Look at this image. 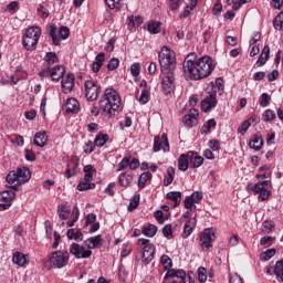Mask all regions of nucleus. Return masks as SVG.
Returning <instances> with one entry per match:
<instances>
[{"instance_id": "f257e3e1", "label": "nucleus", "mask_w": 283, "mask_h": 283, "mask_svg": "<svg viewBox=\"0 0 283 283\" xmlns=\"http://www.w3.org/2000/svg\"><path fill=\"white\" fill-rule=\"evenodd\" d=\"M214 69L216 66L211 57H198L196 53L188 54L182 63L184 76L190 81H202V78L211 76V72H213Z\"/></svg>"}, {"instance_id": "f03ea898", "label": "nucleus", "mask_w": 283, "mask_h": 283, "mask_svg": "<svg viewBox=\"0 0 283 283\" xmlns=\"http://www.w3.org/2000/svg\"><path fill=\"white\" fill-rule=\"evenodd\" d=\"M98 105L101 112L112 118V116H115L116 111L120 108V95L114 88H106L98 101Z\"/></svg>"}, {"instance_id": "7ed1b4c3", "label": "nucleus", "mask_w": 283, "mask_h": 283, "mask_svg": "<svg viewBox=\"0 0 283 283\" xmlns=\"http://www.w3.org/2000/svg\"><path fill=\"white\" fill-rule=\"evenodd\" d=\"M84 244L87 249L78 243H72L70 247V253L77 260H87V258H92V249H101L103 247V238H101V234L91 237L84 241Z\"/></svg>"}, {"instance_id": "20e7f679", "label": "nucleus", "mask_w": 283, "mask_h": 283, "mask_svg": "<svg viewBox=\"0 0 283 283\" xmlns=\"http://www.w3.org/2000/svg\"><path fill=\"white\" fill-rule=\"evenodd\" d=\"M158 59L161 74L174 73V70H176V53L171 49L161 48Z\"/></svg>"}, {"instance_id": "39448f33", "label": "nucleus", "mask_w": 283, "mask_h": 283, "mask_svg": "<svg viewBox=\"0 0 283 283\" xmlns=\"http://www.w3.org/2000/svg\"><path fill=\"white\" fill-rule=\"evenodd\" d=\"M41 39V28L39 27H30L22 39V45L28 51L36 50V45H39V40Z\"/></svg>"}, {"instance_id": "423d86ee", "label": "nucleus", "mask_w": 283, "mask_h": 283, "mask_svg": "<svg viewBox=\"0 0 283 283\" xmlns=\"http://www.w3.org/2000/svg\"><path fill=\"white\" fill-rule=\"evenodd\" d=\"M138 242L143 244V250L140 251V261L143 264H150L154 261V255L156 253V247L149 242V239H139Z\"/></svg>"}, {"instance_id": "0eeeda50", "label": "nucleus", "mask_w": 283, "mask_h": 283, "mask_svg": "<svg viewBox=\"0 0 283 283\" xmlns=\"http://www.w3.org/2000/svg\"><path fill=\"white\" fill-rule=\"evenodd\" d=\"M70 262V252H63L61 250L54 251L50 258V264L53 269H64Z\"/></svg>"}, {"instance_id": "6e6552de", "label": "nucleus", "mask_w": 283, "mask_h": 283, "mask_svg": "<svg viewBox=\"0 0 283 283\" xmlns=\"http://www.w3.org/2000/svg\"><path fill=\"white\" fill-rule=\"evenodd\" d=\"M217 105H218V95L213 88V91H209L206 98L201 101V111L207 114L211 112V109H213V107H216Z\"/></svg>"}, {"instance_id": "1a4fd4ad", "label": "nucleus", "mask_w": 283, "mask_h": 283, "mask_svg": "<svg viewBox=\"0 0 283 283\" xmlns=\"http://www.w3.org/2000/svg\"><path fill=\"white\" fill-rule=\"evenodd\" d=\"M269 188H271V181H261L255 184L252 190L259 196L260 200L264 202V200H269V196H271Z\"/></svg>"}, {"instance_id": "9d476101", "label": "nucleus", "mask_w": 283, "mask_h": 283, "mask_svg": "<svg viewBox=\"0 0 283 283\" xmlns=\"http://www.w3.org/2000/svg\"><path fill=\"white\" fill-rule=\"evenodd\" d=\"M86 99L91 103L98 98V85L95 81L87 80L84 84Z\"/></svg>"}, {"instance_id": "9b49d317", "label": "nucleus", "mask_w": 283, "mask_h": 283, "mask_svg": "<svg viewBox=\"0 0 283 283\" xmlns=\"http://www.w3.org/2000/svg\"><path fill=\"white\" fill-rule=\"evenodd\" d=\"M213 238H216V232H213V229L207 228L205 231L201 233L200 237V245L203 249H211L213 247L211 243L213 242Z\"/></svg>"}, {"instance_id": "f8f14e48", "label": "nucleus", "mask_w": 283, "mask_h": 283, "mask_svg": "<svg viewBox=\"0 0 283 283\" xmlns=\"http://www.w3.org/2000/svg\"><path fill=\"white\" fill-rule=\"evenodd\" d=\"M163 149L164 151H169V139L167 138V134H163L161 138L160 136H155L154 138V151H160Z\"/></svg>"}, {"instance_id": "ddd939ff", "label": "nucleus", "mask_w": 283, "mask_h": 283, "mask_svg": "<svg viewBox=\"0 0 283 283\" xmlns=\"http://www.w3.org/2000/svg\"><path fill=\"white\" fill-rule=\"evenodd\" d=\"M169 277H175V280L178 283H187V273L185 272V270L179 269H170L167 271L166 275H165V280H169Z\"/></svg>"}, {"instance_id": "4468645a", "label": "nucleus", "mask_w": 283, "mask_h": 283, "mask_svg": "<svg viewBox=\"0 0 283 283\" xmlns=\"http://www.w3.org/2000/svg\"><path fill=\"white\" fill-rule=\"evenodd\" d=\"M164 77H163V92L164 94H171V92H174V81H176V78L174 77V73H163Z\"/></svg>"}, {"instance_id": "2eb2a0df", "label": "nucleus", "mask_w": 283, "mask_h": 283, "mask_svg": "<svg viewBox=\"0 0 283 283\" xmlns=\"http://www.w3.org/2000/svg\"><path fill=\"white\" fill-rule=\"evenodd\" d=\"M202 200V192L196 191L192 192L191 196H188L184 200V207L185 209H191L193 205H198Z\"/></svg>"}, {"instance_id": "dca6fc26", "label": "nucleus", "mask_w": 283, "mask_h": 283, "mask_svg": "<svg viewBox=\"0 0 283 283\" xmlns=\"http://www.w3.org/2000/svg\"><path fill=\"white\" fill-rule=\"evenodd\" d=\"M7 182L10 187V189H13V191H19V187H21V179H19V176L17 171H10L7 175Z\"/></svg>"}, {"instance_id": "f3484780", "label": "nucleus", "mask_w": 283, "mask_h": 283, "mask_svg": "<svg viewBox=\"0 0 283 283\" xmlns=\"http://www.w3.org/2000/svg\"><path fill=\"white\" fill-rule=\"evenodd\" d=\"M74 74L69 73L65 78L62 80L61 86L64 94H70L74 90Z\"/></svg>"}, {"instance_id": "a211bd4d", "label": "nucleus", "mask_w": 283, "mask_h": 283, "mask_svg": "<svg viewBox=\"0 0 283 283\" xmlns=\"http://www.w3.org/2000/svg\"><path fill=\"white\" fill-rule=\"evenodd\" d=\"M187 157L190 165H192L193 169H198V167H202V164L205 163V157L200 156L196 151H188Z\"/></svg>"}, {"instance_id": "6ab92c4d", "label": "nucleus", "mask_w": 283, "mask_h": 283, "mask_svg": "<svg viewBox=\"0 0 283 283\" xmlns=\"http://www.w3.org/2000/svg\"><path fill=\"white\" fill-rule=\"evenodd\" d=\"M50 76L52 81L59 83V81L65 76V67L63 65L51 67Z\"/></svg>"}, {"instance_id": "aec40b11", "label": "nucleus", "mask_w": 283, "mask_h": 283, "mask_svg": "<svg viewBox=\"0 0 283 283\" xmlns=\"http://www.w3.org/2000/svg\"><path fill=\"white\" fill-rule=\"evenodd\" d=\"M81 109V104L76 98H69L65 103V112L69 114H77V112Z\"/></svg>"}, {"instance_id": "412c9836", "label": "nucleus", "mask_w": 283, "mask_h": 283, "mask_svg": "<svg viewBox=\"0 0 283 283\" xmlns=\"http://www.w3.org/2000/svg\"><path fill=\"white\" fill-rule=\"evenodd\" d=\"M15 174H18V178L20 179L21 185H25L32 178V172L30 171V168H18Z\"/></svg>"}, {"instance_id": "4be33fe9", "label": "nucleus", "mask_w": 283, "mask_h": 283, "mask_svg": "<svg viewBox=\"0 0 283 283\" xmlns=\"http://www.w3.org/2000/svg\"><path fill=\"white\" fill-rule=\"evenodd\" d=\"M263 145H264V139H262V135L260 134L254 135L253 139L249 143L250 149H254L255 151H260Z\"/></svg>"}, {"instance_id": "5701e85b", "label": "nucleus", "mask_w": 283, "mask_h": 283, "mask_svg": "<svg viewBox=\"0 0 283 283\" xmlns=\"http://www.w3.org/2000/svg\"><path fill=\"white\" fill-rule=\"evenodd\" d=\"M196 218L190 219L189 221L186 222L185 227H184V232H182V238L186 240L187 238H189V235H191V233H193V229H196Z\"/></svg>"}, {"instance_id": "b1692460", "label": "nucleus", "mask_w": 283, "mask_h": 283, "mask_svg": "<svg viewBox=\"0 0 283 283\" xmlns=\"http://www.w3.org/2000/svg\"><path fill=\"white\" fill-rule=\"evenodd\" d=\"M33 143L34 145H36V147H45L48 143V133L45 132L36 133L34 136Z\"/></svg>"}, {"instance_id": "393cba45", "label": "nucleus", "mask_w": 283, "mask_h": 283, "mask_svg": "<svg viewBox=\"0 0 283 283\" xmlns=\"http://www.w3.org/2000/svg\"><path fill=\"white\" fill-rule=\"evenodd\" d=\"M199 115L200 114L198 113V109H190V113L185 116V125H187V127H193V123H196V119L198 118Z\"/></svg>"}, {"instance_id": "a878e982", "label": "nucleus", "mask_w": 283, "mask_h": 283, "mask_svg": "<svg viewBox=\"0 0 283 283\" xmlns=\"http://www.w3.org/2000/svg\"><path fill=\"white\" fill-rule=\"evenodd\" d=\"M269 54H271V49L269 45H265L256 61V65L262 67V65H266V61H269Z\"/></svg>"}, {"instance_id": "bb28decb", "label": "nucleus", "mask_w": 283, "mask_h": 283, "mask_svg": "<svg viewBox=\"0 0 283 283\" xmlns=\"http://www.w3.org/2000/svg\"><path fill=\"white\" fill-rule=\"evenodd\" d=\"M166 198L168 200H171L174 203V207H180V202L182 200V192L180 191H170L166 195Z\"/></svg>"}, {"instance_id": "cd10ccee", "label": "nucleus", "mask_w": 283, "mask_h": 283, "mask_svg": "<svg viewBox=\"0 0 283 283\" xmlns=\"http://www.w3.org/2000/svg\"><path fill=\"white\" fill-rule=\"evenodd\" d=\"M12 260L13 264H17L18 266H25V264H28V255L21 252L13 253Z\"/></svg>"}, {"instance_id": "c85d7f7f", "label": "nucleus", "mask_w": 283, "mask_h": 283, "mask_svg": "<svg viewBox=\"0 0 283 283\" xmlns=\"http://www.w3.org/2000/svg\"><path fill=\"white\" fill-rule=\"evenodd\" d=\"M66 238H69L70 240H75V242H83V232L81 231V229L76 230L75 232L74 229L71 228L66 232Z\"/></svg>"}, {"instance_id": "c756f323", "label": "nucleus", "mask_w": 283, "mask_h": 283, "mask_svg": "<svg viewBox=\"0 0 283 283\" xmlns=\"http://www.w3.org/2000/svg\"><path fill=\"white\" fill-rule=\"evenodd\" d=\"M105 61V53L101 52L96 55L95 62H93L92 70L93 72H99L101 67H103V62Z\"/></svg>"}, {"instance_id": "7c9ffc66", "label": "nucleus", "mask_w": 283, "mask_h": 283, "mask_svg": "<svg viewBox=\"0 0 283 283\" xmlns=\"http://www.w3.org/2000/svg\"><path fill=\"white\" fill-rule=\"evenodd\" d=\"M71 213H72V210H70V208H67V206L62 203L57 207V216H59L60 220H67V218H70Z\"/></svg>"}, {"instance_id": "2f4dec72", "label": "nucleus", "mask_w": 283, "mask_h": 283, "mask_svg": "<svg viewBox=\"0 0 283 283\" xmlns=\"http://www.w3.org/2000/svg\"><path fill=\"white\" fill-rule=\"evenodd\" d=\"M273 273L276 275L277 282H283V260L276 261Z\"/></svg>"}, {"instance_id": "473e14b6", "label": "nucleus", "mask_w": 283, "mask_h": 283, "mask_svg": "<svg viewBox=\"0 0 283 283\" xmlns=\"http://www.w3.org/2000/svg\"><path fill=\"white\" fill-rule=\"evenodd\" d=\"M133 180H134V176L129 172H124L118 178V182H119L120 187H129V185H132Z\"/></svg>"}, {"instance_id": "72a5a7b5", "label": "nucleus", "mask_w": 283, "mask_h": 283, "mask_svg": "<svg viewBox=\"0 0 283 283\" xmlns=\"http://www.w3.org/2000/svg\"><path fill=\"white\" fill-rule=\"evenodd\" d=\"M178 169L180 171H187L189 169V157L187 154H181L178 158Z\"/></svg>"}, {"instance_id": "f704fd0d", "label": "nucleus", "mask_w": 283, "mask_h": 283, "mask_svg": "<svg viewBox=\"0 0 283 283\" xmlns=\"http://www.w3.org/2000/svg\"><path fill=\"white\" fill-rule=\"evenodd\" d=\"M45 64L44 67H52L54 63H59V57L54 52H48L44 57Z\"/></svg>"}, {"instance_id": "c9c22d12", "label": "nucleus", "mask_w": 283, "mask_h": 283, "mask_svg": "<svg viewBox=\"0 0 283 283\" xmlns=\"http://www.w3.org/2000/svg\"><path fill=\"white\" fill-rule=\"evenodd\" d=\"M14 191L12 190H4L0 193V198L2 202H6V205H11V202L14 200Z\"/></svg>"}, {"instance_id": "e433bc0d", "label": "nucleus", "mask_w": 283, "mask_h": 283, "mask_svg": "<svg viewBox=\"0 0 283 283\" xmlns=\"http://www.w3.org/2000/svg\"><path fill=\"white\" fill-rule=\"evenodd\" d=\"M107 140H109V135L99 133L95 137L94 145L95 147H103Z\"/></svg>"}, {"instance_id": "4c0bfd02", "label": "nucleus", "mask_w": 283, "mask_h": 283, "mask_svg": "<svg viewBox=\"0 0 283 283\" xmlns=\"http://www.w3.org/2000/svg\"><path fill=\"white\" fill-rule=\"evenodd\" d=\"M142 233H144V235H146L147 238H154V235L158 233V227H156L155 224H149L142 230Z\"/></svg>"}, {"instance_id": "58836bf2", "label": "nucleus", "mask_w": 283, "mask_h": 283, "mask_svg": "<svg viewBox=\"0 0 283 283\" xmlns=\"http://www.w3.org/2000/svg\"><path fill=\"white\" fill-rule=\"evenodd\" d=\"M174 176H176V169L174 167H168L167 178L164 180V187H169L174 182Z\"/></svg>"}, {"instance_id": "ea45409f", "label": "nucleus", "mask_w": 283, "mask_h": 283, "mask_svg": "<svg viewBox=\"0 0 283 283\" xmlns=\"http://www.w3.org/2000/svg\"><path fill=\"white\" fill-rule=\"evenodd\" d=\"M147 29H148V32H150V34H158L160 33V22L150 21L148 22Z\"/></svg>"}, {"instance_id": "a19ab883", "label": "nucleus", "mask_w": 283, "mask_h": 283, "mask_svg": "<svg viewBox=\"0 0 283 283\" xmlns=\"http://www.w3.org/2000/svg\"><path fill=\"white\" fill-rule=\"evenodd\" d=\"M160 262L164 265L165 271H171V266H174V262L171 261V258H169V255L164 254L160 258Z\"/></svg>"}, {"instance_id": "79ce46f5", "label": "nucleus", "mask_w": 283, "mask_h": 283, "mask_svg": "<svg viewBox=\"0 0 283 283\" xmlns=\"http://www.w3.org/2000/svg\"><path fill=\"white\" fill-rule=\"evenodd\" d=\"M275 118H276L275 111L266 109L263 113L262 120H264V123H271V120H275Z\"/></svg>"}, {"instance_id": "37998d69", "label": "nucleus", "mask_w": 283, "mask_h": 283, "mask_svg": "<svg viewBox=\"0 0 283 283\" xmlns=\"http://www.w3.org/2000/svg\"><path fill=\"white\" fill-rule=\"evenodd\" d=\"M275 253H277L275 249H269L265 252L261 253V260L263 262H269V260H271V258H273Z\"/></svg>"}, {"instance_id": "c03bdc74", "label": "nucleus", "mask_w": 283, "mask_h": 283, "mask_svg": "<svg viewBox=\"0 0 283 283\" xmlns=\"http://www.w3.org/2000/svg\"><path fill=\"white\" fill-rule=\"evenodd\" d=\"M273 25L275 28V30H280V31H283V12H280L274 21H273Z\"/></svg>"}, {"instance_id": "a18cd8bd", "label": "nucleus", "mask_w": 283, "mask_h": 283, "mask_svg": "<svg viewBox=\"0 0 283 283\" xmlns=\"http://www.w3.org/2000/svg\"><path fill=\"white\" fill-rule=\"evenodd\" d=\"M213 90L218 93L222 92L224 90V81L222 78H217L214 84H211V90L210 92H213Z\"/></svg>"}, {"instance_id": "49530a36", "label": "nucleus", "mask_w": 283, "mask_h": 283, "mask_svg": "<svg viewBox=\"0 0 283 283\" xmlns=\"http://www.w3.org/2000/svg\"><path fill=\"white\" fill-rule=\"evenodd\" d=\"M49 34H50L54 45H60L61 44V38L56 36V28L54 25L50 27Z\"/></svg>"}, {"instance_id": "de8ad7c7", "label": "nucleus", "mask_w": 283, "mask_h": 283, "mask_svg": "<svg viewBox=\"0 0 283 283\" xmlns=\"http://www.w3.org/2000/svg\"><path fill=\"white\" fill-rule=\"evenodd\" d=\"M150 178H151V174L150 172H143L139 176V179H138V187H139V189H143V187H145V182H147V180H150Z\"/></svg>"}, {"instance_id": "09e8293b", "label": "nucleus", "mask_w": 283, "mask_h": 283, "mask_svg": "<svg viewBox=\"0 0 283 283\" xmlns=\"http://www.w3.org/2000/svg\"><path fill=\"white\" fill-rule=\"evenodd\" d=\"M96 185L95 184H90V182H85V181H81L77 185V191H87L88 189H95Z\"/></svg>"}, {"instance_id": "8fccbe9b", "label": "nucleus", "mask_w": 283, "mask_h": 283, "mask_svg": "<svg viewBox=\"0 0 283 283\" xmlns=\"http://www.w3.org/2000/svg\"><path fill=\"white\" fill-rule=\"evenodd\" d=\"M197 275L200 283L207 282V269L205 266H200L197 270Z\"/></svg>"}, {"instance_id": "3c124183", "label": "nucleus", "mask_w": 283, "mask_h": 283, "mask_svg": "<svg viewBox=\"0 0 283 283\" xmlns=\"http://www.w3.org/2000/svg\"><path fill=\"white\" fill-rule=\"evenodd\" d=\"M118 65H120V61H118L116 57H113L108 61L107 70H109V72H114V70L118 69Z\"/></svg>"}, {"instance_id": "603ef678", "label": "nucleus", "mask_w": 283, "mask_h": 283, "mask_svg": "<svg viewBox=\"0 0 283 283\" xmlns=\"http://www.w3.org/2000/svg\"><path fill=\"white\" fill-rule=\"evenodd\" d=\"M139 103L142 105H146V103H149V91L147 88H144L142 91V94L139 96Z\"/></svg>"}, {"instance_id": "864d4df0", "label": "nucleus", "mask_w": 283, "mask_h": 283, "mask_svg": "<svg viewBox=\"0 0 283 283\" xmlns=\"http://www.w3.org/2000/svg\"><path fill=\"white\" fill-rule=\"evenodd\" d=\"M163 234L168 239L171 240L174 238V231L171 229V224H166L163 228Z\"/></svg>"}, {"instance_id": "5fc2aeb1", "label": "nucleus", "mask_w": 283, "mask_h": 283, "mask_svg": "<svg viewBox=\"0 0 283 283\" xmlns=\"http://www.w3.org/2000/svg\"><path fill=\"white\" fill-rule=\"evenodd\" d=\"M138 202H140V198L138 197H134L133 199H130L127 211H134L138 209Z\"/></svg>"}, {"instance_id": "6e6d98bb", "label": "nucleus", "mask_w": 283, "mask_h": 283, "mask_svg": "<svg viewBox=\"0 0 283 283\" xmlns=\"http://www.w3.org/2000/svg\"><path fill=\"white\" fill-rule=\"evenodd\" d=\"M129 167V157H124L117 166V171H123Z\"/></svg>"}, {"instance_id": "4d7b16f0", "label": "nucleus", "mask_w": 283, "mask_h": 283, "mask_svg": "<svg viewBox=\"0 0 283 283\" xmlns=\"http://www.w3.org/2000/svg\"><path fill=\"white\" fill-rule=\"evenodd\" d=\"M269 103H271V96L266 93L261 95V107H269Z\"/></svg>"}, {"instance_id": "13d9d810", "label": "nucleus", "mask_w": 283, "mask_h": 283, "mask_svg": "<svg viewBox=\"0 0 283 283\" xmlns=\"http://www.w3.org/2000/svg\"><path fill=\"white\" fill-rule=\"evenodd\" d=\"M250 127H251V125L249 124V122L245 120L238 128V133L241 134V136H244V134H247V132H249Z\"/></svg>"}, {"instance_id": "bf43d9fd", "label": "nucleus", "mask_w": 283, "mask_h": 283, "mask_svg": "<svg viewBox=\"0 0 283 283\" xmlns=\"http://www.w3.org/2000/svg\"><path fill=\"white\" fill-rule=\"evenodd\" d=\"M130 74L132 76H139L140 74V64L134 63L130 65Z\"/></svg>"}, {"instance_id": "052dcab7", "label": "nucleus", "mask_w": 283, "mask_h": 283, "mask_svg": "<svg viewBox=\"0 0 283 283\" xmlns=\"http://www.w3.org/2000/svg\"><path fill=\"white\" fill-rule=\"evenodd\" d=\"M59 34L61 39L65 40L70 36V28L67 27H61L59 30Z\"/></svg>"}, {"instance_id": "680f3d73", "label": "nucleus", "mask_w": 283, "mask_h": 283, "mask_svg": "<svg viewBox=\"0 0 283 283\" xmlns=\"http://www.w3.org/2000/svg\"><path fill=\"white\" fill-rule=\"evenodd\" d=\"M25 160H29L30 163H34V160H36V155L34 154V151L27 148L25 149Z\"/></svg>"}, {"instance_id": "e2e57ef3", "label": "nucleus", "mask_w": 283, "mask_h": 283, "mask_svg": "<svg viewBox=\"0 0 283 283\" xmlns=\"http://www.w3.org/2000/svg\"><path fill=\"white\" fill-rule=\"evenodd\" d=\"M210 149L213 151H220V142L218 139H212L209 142Z\"/></svg>"}, {"instance_id": "0e129e2a", "label": "nucleus", "mask_w": 283, "mask_h": 283, "mask_svg": "<svg viewBox=\"0 0 283 283\" xmlns=\"http://www.w3.org/2000/svg\"><path fill=\"white\" fill-rule=\"evenodd\" d=\"M185 0H170V10H178Z\"/></svg>"}, {"instance_id": "69168bd1", "label": "nucleus", "mask_w": 283, "mask_h": 283, "mask_svg": "<svg viewBox=\"0 0 283 283\" xmlns=\"http://www.w3.org/2000/svg\"><path fill=\"white\" fill-rule=\"evenodd\" d=\"M277 76H280V72L277 70H273L271 73L268 74V81L270 83H273V81H276Z\"/></svg>"}, {"instance_id": "338daca9", "label": "nucleus", "mask_w": 283, "mask_h": 283, "mask_svg": "<svg viewBox=\"0 0 283 283\" xmlns=\"http://www.w3.org/2000/svg\"><path fill=\"white\" fill-rule=\"evenodd\" d=\"M94 147H96V145L93 144L92 142L86 143L84 146V153L92 154V151H94Z\"/></svg>"}, {"instance_id": "774afa93", "label": "nucleus", "mask_w": 283, "mask_h": 283, "mask_svg": "<svg viewBox=\"0 0 283 283\" xmlns=\"http://www.w3.org/2000/svg\"><path fill=\"white\" fill-rule=\"evenodd\" d=\"M230 283H243V282H242V277H241L238 273H234V274L230 277Z\"/></svg>"}]
</instances>
